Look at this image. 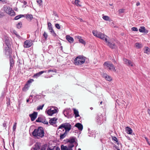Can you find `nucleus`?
<instances>
[{
	"label": "nucleus",
	"mask_w": 150,
	"mask_h": 150,
	"mask_svg": "<svg viewBox=\"0 0 150 150\" xmlns=\"http://www.w3.org/2000/svg\"><path fill=\"white\" fill-rule=\"evenodd\" d=\"M125 10L123 9H120L118 11L119 13L120 14L122 13H123L124 12Z\"/></svg>",
	"instance_id": "79ce46f5"
},
{
	"label": "nucleus",
	"mask_w": 150,
	"mask_h": 150,
	"mask_svg": "<svg viewBox=\"0 0 150 150\" xmlns=\"http://www.w3.org/2000/svg\"><path fill=\"white\" fill-rule=\"evenodd\" d=\"M22 25V24L21 22H20L16 25V26L19 29L21 27Z\"/></svg>",
	"instance_id": "58836bf2"
},
{
	"label": "nucleus",
	"mask_w": 150,
	"mask_h": 150,
	"mask_svg": "<svg viewBox=\"0 0 150 150\" xmlns=\"http://www.w3.org/2000/svg\"><path fill=\"white\" fill-rule=\"evenodd\" d=\"M38 5L40 6V8L39 9L40 11H42L43 9V7L42 5V0H38Z\"/></svg>",
	"instance_id": "5701e85b"
},
{
	"label": "nucleus",
	"mask_w": 150,
	"mask_h": 150,
	"mask_svg": "<svg viewBox=\"0 0 150 150\" xmlns=\"http://www.w3.org/2000/svg\"><path fill=\"white\" fill-rule=\"evenodd\" d=\"M142 46V44L139 43H136L135 45V47L137 48H140Z\"/></svg>",
	"instance_id": "473e14b6"
},
{
	"label": "nucleus",
	"mask_w": 150,
	"mask_h": 150,
	"mask_svg": "<svg viewBox=\"0 0 150 150\" xmlns=\"http://www.w3.org/2000/svg\"><path fill=\"white\" fill-rule=\"evenodd\" d=\"M3 52L6 57L9 58L12 57L13 51L11 47H4V48Z\"/></svg>",
	"instance_id": "20e7f679"
},
{
	"label": "nucleus",
	"mask_w": 150,
	"mask_h": 150,
	"mask_svg": "<svg viewBox=\"0 0 150 150\" xmlns=\"http://www.w3.org/2000/svg\"><path fill=\"white\" fill-rule=\"evenodd\" d=\"M38 76V73H36L33 76V77L34 78L35 77H37Z\"/></svg>",
	"instance_id": "052dcab7"
},
{
	"label": "nucleus",
	"mask_w": 150,
	"mask_h": 150,
	"mask_svg": "<svg viewBox=\"0 0 150 150\" xmlns=\"http://www.w3.org/2000/svg\"><path fill=\"white\" fill-rule=\"evenodd\" d=\"M5 43L6 45V46L5 47H11V45L10 44V40L5 42Z\"/></svg>",
	"instance_id": "c9c22d12"
},
{
	"label": "nucleus",
	"mask_w": 150,
	"mask_h": 150,
	"mask_svg": "<svg viewBox=\"0 0 150 150\" xmlns=\"http://www.w3.org/2000/svg\"><path fill=\"white\" fill-rule=\"evenodd\" d=\"M132 30L133 31H137L138 30L137 28L135 27H133L132 28Z\"/></svg>",
	"instance_id": "3c124183"
},
{
	"label": "nucleus",
	"mask_w": 150,
	"mask_h": 150,
	"mask_svg": "<svg viewBox=\"0 0 150 150\" xmlns=\"http://www.w3.org/2000/svg\"><path fill=\"white\" fill-rule=\"evenodd\" d=\"M139 31L141 33H147V30L145 29V28L144 26L141 27L139 29Z\"/></svg>",
	"instance_id": "a878e982"
},
{
	"label": "nucleus",
	"mask_w": 150,
	"mask_h": 150,
	"mask_svg": "<svg viewBox=\"0 0 150 150\" xmlns=\"http://www.w3.org/2000/svg\"><path fill=\"white\" fill-rule=\"evenodd\" d=\"M10 98H8L7 100V103L6 104H7V106H8L9 105H10Z\"/></svg>",
	"instance_id": "a18cd8bd"
},
{
	"label": "nucleus",
	"mask_w": 150,
	"mask_h": 150,
	"mask_svg": "<svg viewBox=\"0 0 150 150\" xmlns=\"http://www.w3.org/2000/svg\"><path fill=\"white\" fill-rule=\"evenodd\" d=\"M55 27L58 29H60V26L59 25V24L58 23L56 24H55Z\"/></svg>",
	"instance_id": "8fccbe9b"
},
{
	"label": "nucleus",
	"mask_w": 150,
	"mask_h": 150,
	"mask_svg": "<svg viewBox=\"0 0 150 150\" xmlns=\"http://www.w3.org/2000/svg\"><path fill=\"white\" fill-rule=\"evenodd\" d=\"M103 19H109V17H108V16H103Z\"/></svg>",
	"instance_id": "4d7b16f0"
},
{
	"label": "nucleus",
	"mask_w": 150,
	"mask_h": 150,
	"mask_svg": "<svg viewBox=\"0 0 150 150\" xmlns=\"http://www.w3.org/2000/svg\"><path fill=\"white\" fill-rule=\"evenodd\" d=\"M145 139H146V140L147 143L149 145V144H150V143H149V139L146 137H145Z\"/></svg>",
	"instance_id": "13d9d810"
},
{
	"label": "nucleus",
	"mask_w": 150,
	"mask_h": 150,
	"mask_svg": "<svg viewBox=\"0 0 150 150\" xmlns=\"http://www.w3.org/2000/svg\"><path fill=\"white\" fill-rule=\"evenodd\" d=\"M29 116L31 118V121H34L36 118L37 116V112H34L32 114H30Z\"/></svg>",
	"instance_id": "f3484780"
},
{
	"label": "nucleus",
	"mask_w": 150,
	"mask_h": 150,
	"mask_svg": "<svg viewBox=\"0 0 150 150\" xmlns=\"http://www.w3.org/2000/svg\"><path fill=\"white\" fill-rule=\"evenodd\" d=\"M27 4V3L26 1H24V5H26Z\"/></svg>",
	"instance_id": "338daca9"
},
{
	"label": "nucleus",
	"mask_w": 150,
	"mask_h": 150,
	"mask_svg": "<svg viewBox=\"0 0 150 150\" xmlns=\"http://www.w3.org/2000/svg\"><path fill=\"white\" fill-rule=\"evenodd\" d=\"M11 32L13 33L14 34L16 35H17V33L16 30H12V31Z\"/></svg>",
	"instance_id": "603ef678"
},
{
	"label": "nucleus",
	"mask_w": 150,
	"mask_h": 150,
	"mask_svg": "<svg viewBox=\"0 0 150 150\" xmlns=\"http://www.w3.org/2000/svg\"><path fill=\"white\" fill-rule=\"evenodd\" d=\"M45 112L50 116H52L58 112L57 108V107L52 106L48 110H46Z\"/></svg>",
	"instance_id": "39448f33"
},
{
	"label": "nucleus",
	"mask_w": 150,
	"mask_h": 150,
	"mask_svg": "<svg viewBox=\"0 0 150 150\" xmlns=\"http://www.w3.org/2000/svg\"><path fill=\"white\" fill-rule=\"evenodd\" d=\"M16 124H17V123L16 122H15L14 123V124L13 127V131H15V130H16Z\"/></svg>",
	"instance_id": "49530a36"
},
{
	"label": "nucleus",
	"mask_w": 150,
	"mask_h": 150,
	"mask_svg": "<svg viewBox=\"0 0 150 150\" xmlns=\"http://www.w3.org/2000/svg\"><path fill=\"white\" fill-rule=\"evenodd\" d=\"M31 136L35 139H38V129H34L32 132Z\"/></svg>",
	"instance_id": "a211bd4d"
},
{
	"label": "nucleus",
	"mask_w": 150,
	"mask_h": 150,
	"mask_svg": "<svg viewBox=\"0 0 150 150\" xmlns=\"http://www.w3.org/2000/svg\"><path fill=\"white\" fill-rule=\"evenodd\" d=\"M74 126L77 127L80 131H82L83 129V126L82 125L79 123L76 124Z\"/></svg>",
	"instance_id": "412c9836"
},
{
	"label": "nucleus",
	"mask_w": 150,
	"mask_h": 150,
	"mask_svg": "<svg viewBox=\"0 0 150 150\" xmlns=\"http://www.w3.org/2000/svg\"><path fill=\"white\" fill-rule=\"evenodd\" d=\"M40 122L45 124H48V122L45 119V117L43 116H40L38 117V122Z\"/></svg>",
	"instance_id": "ddd939ff"
},
{
	"label": "nucleus",
	"mask_w": 150,
	"mask_h": 150,
	"mask_svg": "<svg viewBox=\"0 0 150 150\" xmlns=\"http://www.w3.org/2000/svg\"><path fill=\"white\" fill-rule=\"evenodd\" d=\"M50 72H51L52 73H56V70L55 69H54V70H51V69H49L47 71L48 73H49Z\"/></svg>",
	"instance_id": "37998d69"
},
{
	"label": "nucleus",
	"mask_w": 150,
	"mask_h": 150,
	"mask_svg": "<svg viewBox=\"0 0 150 150\" xmlns=\"http://www.w3.org/2000/svg\"><path fill=\"white\" fill-rule=\"evenodd\" d=\"M22 17L26 19H32L33 18V15L32 14L28 13L24 15L20 14L16 16L14 19H20Z\"/></svg>",
	"instance_id": "0eeeda50"
},
{
	"label": "nucleus",
	"mask_w": 150,
	"mask_h": 150,
	"mask_svg": "<svg viewBox=\"0 0 150 150\" xmlns=\"http://www.w3.org/2000/svg\"><path fill=\"white\" fill-rule=\"evenodd\" d=\"M34 81V80L33 79H30L26 83L30 86V84L33 82Z\"/></svg>",
	"instance_id": "4c0bfd02"
},
{
	"label": "nucleus",
	"mask_w": 150,
	"mask_h": 150,
	"mask_svg": "<svg viewBox=\"0 0 150 150\" xmlns=\"http://www.w3.org/2000/svg\"><path fill=\"white\" fill-rule=\"evenodd\" d=\"M44 136L43 129L42 127H38V137L42 138Z\"/></svg>",
	"instance_id": "9b49d317"
},
{
	"label": "nucleus",
	"mask_w": 150,
	"mask_h": 150,
	"mask_svg": "<svg viewBox=\"0 0 150 150\" xmlns=\"http://www.w3.org/2000/svg\"><path fill=\"white\" fill-rule=\"evenodd\" d=\"M0 1L3 4H6L7 3V0H0Z\"/></svg>",
	"instance_id": "6e6d98bb"
},
{
	"label": "nucleus",
	"mask_w": 150,
	"mask_h": 150,
	"mask_svg": "<svg viewBox=\"0 0 150 150\" xmlns=\"http://www.w3.org/2000/svg\"><path fill=\"white\" fill-rule=\"evenodd\" d=\"M103 76L107 81H110L112 80V78L111 77L108 75L106 74H103Z\"/></svg>",
	"instance_id": "b1692460"
},
{
	"label": "nucleus",
	"mask_w": 150,
	"mask_h": 150,
	"mask_svg": "<svg viewBox=\"0 0 150 150\" xmlns=\"http://www.w3.org/2000/svg\"><path fill=\"white\" fill-rule=\"evenodd\" d=\"M114 147L115 148V149H117V150H120V149H118V147L117 146H115Z\"/></svg>",
	"instance_id": "680f3d73"
},
{
	"label": "nucleus",
	"mask_w": 150,
	"mask_h": 150,
	"mask_svg": "<svg viewBox=\"0 0 150 150\" xmlns=\"http://www.w3.org/2000/svg\"><path fill=\"white\" fill-rule=\"evenodd\" d=\"M75 4L78 7L81 6V5L80 4V1L79 0H75Z\"/></svg>",
	"instance_id": "72a5a7b5"
},
{
	"label": "nucleus",
	"mask_w": 150,
	"mask_h": 150,
	"mask_svg": "<svg viewBox=\"0 0 150 150\" xmlns=\"http://www.w3.org/2000/svg\"><path fill=\"white\" fill-rule=\"evenodd\" d=\"M47 150H52V149H51L50 148H49V147L47 149Z\"/></svg>",
	"instance_id": "774afa93"
},
{
	"label": "nucleus",
	"mask_w": 150,
	"mask_h": 150,
	"mask_svg": "<svg viewBox=\"0 0 150 150\" xmlns=\"http://www.w3.org/2000/svg\"><path fill=\"white\" fill-rule=\"evenodd\" d=\"M43 36L45 37V38L46 39L47 38V35L45 32H44V33Z\"/></svg>",
	"instance_id": "09e8293b"
},
{
	"label": "nucleus",
	"mask_w": 150,
	"mask_h": 150,
	"mask_svg": "<svg viewBox=\"0 0 150 150\" xmlns=\"http://www.w3.org/2000/svg\"><path fill=\"white\" fill-rule=\"evenodd\" d=\"M144 53L149 54V49L147 47H145L144 48Z\"/></svg>",
	"instance_id": "f704fd0d"
},
{
	"label": "nucleus",
	"mask_w": 150,
	"mask_h": 150,
	"mask_svg": "<svg viewBox=\"0 0 150 150\" xmlns=\"http://www.w3.org/2000/svg\"><path fill=\"white\" fill-rule=\"evenodd\" d=\"M140 5V3L139 2H138L137 3L136 5L137 6H139Z\"/></svg>",
	"instance_id": "0e129e2a"
},
{
	"label": "nucleus",
	"mask_w": 150,
	"mask_h": 150,
	"mask_svg": "<svg viewBox=\"0 0 150 150\" xmlns=\"http://www.w3.org/2000/svg\"><path fill=\"white\" fill-rule=\"evenodd\" d=\"M10 39H9V38L8 37H7V36H5L4 38V41L5 42V41H8Z\"/></svg>",
	"instance_id": "5fc2aeb1"
},
{
	"label": "nucleus",
	"mask_w": 150,
	"mask_h": 150,
	"mask_svg": "<svg viewBox=\"0 0 150 150\" xmlns=\"http://www.w3.org/2000/svg\"><path fill=\"white\" fill-rule=\"evenodd\" d=\"M44 106V104H42L41 105H39L38 106V110H42Z\"/></svg>",
	"instance_id": "a19ab883"
},
{
	"label": "nucleus",
	"mask_w": 150,
	"mask_h": 150,
	"mask_svg": "<svg viewBox=\"0 0 150 150\" xmlns=\"http://www.w3.org/2000/svg\"><path fill=\"white\" fill-rule=\"evenodd\" d=\"M3 8L5 12L8 14L9 15L11 16H14L15 15V13L10 7L4 5Z\"/></svg>",
	"instance_id": "7ed1b4c3"
},
{
	"label": "nucleus",
	"mask_w": 150,
	"mask_h": 150,
	"mask_svg": "<svg viewBox=\"0 0 150 150\" xmlns=\"http://www.w3.org/2000/svg\"><path fill=\"white\" fill-rule=\"evenodd\" d=\"M123 61L124 63L129 67H133L134 66V64L130 60L124 58L123 59Z\"/></svg>",
	"instance_id": "2eb2a0df"
},
{
	"label": "nucleus",
	"mask_w": 150,
	"mask_h": 150,
	"mask_svg": "<svg viewBox=\"0 0 150 150\" xmlns=\"http://www.w3.org/2000/svg\"><path fill=\"white\" fill-rule=\"evenodd\" d=\"M31 150H38V142L35 143V145L31 148Z\"/></svg>",
	"instance_id": "e433bc0d"
},
{
	"label": "nucleus",
	"mask_w": 150,
	"mask_h": 150,
	"mask_svg": "<svg viewBox=\"0 0 150 150\" xmlns=\"http://www.w3.org/2000/svg\"><path fill=\"white\" fill-rule=\"evenodd\" d=\"M76 38L79 40L80 43H81L84 45H85L86 44V43L85 41L81 37L79 36H76Z\"/></svg>",
	"instance_id": "aec40b11"
},
{
	"label": "nucleus",
	"mask_w": 150,
	"mask_h": 150,
	"mask_svg": "<svg viewBox=\"0 0 150 150\" xmlns=\"http://www.w3.org/2000/svg\"><path fill=\"white\" fill-rule=\"evenodd\" d=\"M30 87V86L26 83L24 87L22 88V90L23 91H26L28 89V88Z\"/></svg>",
	"instance_id": "7c9ffc66"
},
{
	"label": "nucleus",
	"mask_w": 150,
	"mask_h": 150,
	"mask_svg": "<svg viewBox=\"0 0 150 150\" xmlns=\"http://www.w3.org/2000/svg\"><path fill=\"white\" fill-rule=\"evenodd\" d=\"M73 110L74 111V114L75 115V117L76 118L78 117H80L79 115V111L78 110L74 108H73Z\"/></svg>",
	"instance_id": "393cba45"
},
{
	"label": "nucleus",
	"mask_w": 150,
	"mask_h": 150,
	"mask_svg": "<svg viewBox=\"0 0 150 150\" xmlns=\"http://www.w3.org/2000/svg\"><path fill=\"white\" fill-rule=\"evenodd\" d=\"M104 65L105 66L110 70H113L115 71H116L114 65L111 63L109 62H105Z\"/></svg>",
	"instance_id": "6e6552de"
},
{
	"label": "nucleus",
	"mask_w": 150,
	"mask_h": 150,
	"mask_svg": "<svg viewBox=\"0 0 150 150\" xmlns=\"http://www.w3.org/2000/svg\"><path fill=\"white\" fill-rule=\"evenodd\" d=\"M47 144H45L42 145L41 148H40L38 146V150H45L47 148Z\"/></svg>",
	"instance_id": "2f4dec72"
},
{
	"label": "nucleus",
	"mask_w": 150,
	"mask_h": 150,
	"mask_svg": "<svg viewBox=\"0 0 150 150\" xmlns=\"http://www.w3.org/2000/svg\"><path fill=\"white\" fill-rule=\"evenodd\" d=\"M101 117L102 116H97L96 117V121L97 123L99 125H101L103 123V118Z\"/></svg>",
	"instance_id": "6ab92c4d"
},
{
	"label": "nucleus",
	"mask_w": 150,
	"mask_h": 150,
	"mask_svg": "<svg viewBox=\"0 0 150 150\" xmlns=\"http://www.w3.org/2000/svg\"><path fill=\"white\" fill-rule=\"evenodd\" d=\"M67 132L65 131L63 134L60 133V139H62L64 138L67 134Z\"/></svg>",
	"instance_id": "c85d7f7f"
},
{
	"label": "nucleus",
	"mask_w": 150,
	"mask_h": 150,
	"mask_svg": "<svg viewBox=\"0 0 150 150\" xmlns=\"http://www.w3.org/2000/svg\"><path fill=\"white\" fill-rule=\"evenodd\" d=\"M9 58V59L10 70L13 69L14 66L15 61L14 59V58H13L12 57Z\"/></svg>",
	"instance_id": "9d476101"
},
{
	"label": "nucleus",
	"mask_w": 150,
	"mask_h": 150,
	"mask_svg": "<svg viewBox=\"0 0 150 150\" xmlns=\"http://www.w3.org/2000/svg\"><path fill=\"white\" fill-rule=\"evenodd\" d=\"M74 144H68V146L62 145L61 146V150H72V148L74 146Z\"/></svg>",
	"instance_id": "1a4fd4ad"
},
{
	"label": "nucleus",
	"mask_w": 150,
	"mask_h": 150,
	"mask_svg": "<svg viewBox=\"0 0 150 150\" xmlns=\"http://www.w3.org/2000/svg\"><path fill=\"white\" fill-rule=\"evenodd\" d=\"M112 139L114 141H115L116 142H118V141H117V138L116 137H112Z\"/></svg>",
	"instance_id": "864d4df0"
},
{
	"label": "nucleus",
	"mask_w": 150,
	"mask_h": 150,
	"mask_svg": "<svg viewBox=\"0 0 150 150\" xmlns=\"http://www.w3.org/2000/svg\"><path fill=\"white\" fill-rule=\"evenodd\" d=\"M7 122H5L4 123H3V127H5V129H6V128L7 127Z\"/></svg>",
	"instance_id": "de8ad7c7"
},
{
	"label": "nucleus",
	"mask_w": 150,
	"mask_h": 150,
	"mask_svg": "<svg viewBox=\"0 0 150 150\" xmlns=\"http://www.w3.org/2000/svg\"><path fill=\"white\" fill-rule=\"evenodd\" d=\"M85 57L82 56L77 57L74 61V64L76 65H79L83 64L85 61Z\"/></svg>",
	"instance_id": "f03ea898"
},
{
	"label": "nucleus",
	"mask_w": 150,
	"mask_h": 150,
	"mask_svg": "<svg viewBox=\"0 0 150 150\" xmlns=\"http://www.w3.org/2000/svg\"><path fill=\"white\" fill-rule=\"evenodd\" d=\"M71 111L70 108L65 109L63 111V113L65 116L68 117L70 115Z\"/></svg>",
	"instance_id": "f8f14e48"
},
{
	"label": "nucleus",
	"mask_w": 150,
	"mask_h": 150,
	"mask_svg": "<svg viewBox=\"0 0 150 150\" xmlns=\"http://www.w3.org/2000/svg\"><path fill=\"white\" fill-rule=\"evenodd\" d=\"M105 42L107 45L111 48L115 49L117 47L115 45V43L113 42H111L110 41L108 40V39Z\"/></svg>",
	"instance_id": "4468645a"
},
{
	"label": "nucleus",
	"mask_w": 150,
	"mask_h": 150,
	"mask_svg": "<svg viewBox=\"0 0 150 150\" xmlns=\"http://www.w3.org/2000/svg\"><path fill=\"white\" fill-rule=\"evenodd\" d=\"M66 38L67 40L70 43H72L74 41L73 38L69 35H67L66 36Z\"/></svg>",
	"instance_id": "bb28decb"
},
{
	"label": "nucleus",
	"mask_w": 150,
	"mask_h": 150,
	"mask_svg": "<svg viewBox=\"0 0 150 150\" xmlns=\"http://www.w3.org/2000/svg\"><path fill=\"white\" fill-rule=\"evenodd\" d=\"M48 27H52V24L51 23L48 22Z\"/></svg>",
	"instance_id": "bf43d9fd"
},
{
	"label": "nucleus",
	"mask_w": 150,
	"mask_h": 150,
	"mask_svg": "<svg viewBox=\"0 0 150 150\" xmlns=\"http://www.w3.org/2000/svg\"><path fill=\"white\" fill-rule=\"evenodd\" d=\"M47 71H41L39 72L38 73V76H39L41 74H43V73L45 72L46 73V72Z\"/></svg>",
	"instance_id": "c03bdc74"
},
{
	"label": "nucleus",
	"mask_w": 150,
	"mask_h": 150,
	"mask_svg": "<svg viewBox=\"0 0 150 150\" xmlns=\"http://www.w3.org/2000/svg\"><path fill=\"white\" fill-rule=\"evenodd\" d=\"M32 42L30 41L26 40L24 42V47L26 48H29L32 45Z\"/></svg>",
	"instance_id": "dca6fc26"
},
{
	"label": "nucleus",
	"mask_w": 150,
	"mask_h": 150,
	"mask_svg": "<svg viewBox=\"0 0 150 150\" xmlns=\"http://www.w3.org/2000/svg\"><path fill=\"white\" fill-rule=\"evenodd\" d=\"M92 33L94 36L104 40L105 42L108 39L107 36L101 32L93 30L92 31Z\"/></svg>",
	"instance_id": "f257e3e1"
},
{
	"label": "nucleus",
	"mask_w": 150,
	"mask_h": 150,
	"mask_svg": "<svg viewBox=\"0 0 150 150\" xmlns=\"http://www.w3.org/2000/svg\"><path fill=\"white\" fill-rule=\"evenodd\" d=\"M126 130L127 134H132V131L130 128L127 127H126Z\"/></svg>",
	"instance_id": "c756f323"
},
{
	"label": "nucleus",
	"mask_w": 150,
	"mask_h": 150,
	"mask_svg": "<svg viewBox=\"0 0 150 150\" xmlns=\"http://www.w3.org/2000/svg\"><path fill=\"white\" fill-rule=\"evenodd\" d=\"M48 28L49 30L52 29V27H48Z\"/></svg>",
	"instance_id": "69168bd1"
},
{
	"label": "nucleus",
	"mask_w": 150,
	"mask_h": 150,
	"mask_svg": "<svg viewBox=\"0 0 150 150\" xmlns=\"http://www.w3.org/2000/svg\"><path fill=\"white\" fill-rule=\"evenodd\" d=\"M57 119L56 117H53L50 119L49 121V123L51 125L55 124L56 122Z\"/></svg>",
	"instance_id": "4be33fe9"
},
{
	"label": "nucleus",
	"mask_w": 150,
	"mask_h": 150,
	"mask_svg": "<svg viewBox=\"0 0 150 150\" xmlns=\"http://www.w3.org/2000/svg\"><path fill=\"white\" fill-rule=\"evenodd\" d=\"M54 15L55 16H56V18H58V16L57 15V14L55 13H54Z\"/></svg>",
	"instance_id": "e2e57ef3"
},
{
	"label": "nucleus",
	"mask_w": 150,
	"mask_h": 150,
	"mask_svg": "<svg viewBox=\"0 0 150 150\" xmlns=\"http://www.w3.org/2000/svg\"><path fill=\"white\" fill-rule=\"evenodd\" d=\"M71 127L70 123L66 122L63 123L59 126V128L62 129V128H64V129H63V131H64L65 129V132H68L71 129Z\"/></svg>",
	"instance_id": "423d86ee"
},
{
	"label": "nucleus",
	"mask_w": 150,
	"mask_h": 150,
	"mask_svg": "<svg viewBox=\"0 0 150 150\" xmlns=\"http://www.w3.org/2000/svg\"><path fill=\"white\" fill-rule=\"evenodd\" d=\"M67 140L69 143V144H73V143L75 142V138L74 137H72L70 139H67Z\"/></svg>",
	"instance_id": "cd10ccee"
},
{
	"label": "nucleus",
	"mask_w": 150,
	"mask_h": 150,
	"mask_svg": "<svg viewBox=\"0 0 150 150\" xmlns=\"http://www.w3.org/2000/svg\"><path fill=\"white\" fill-rule=\"evenodd\" d=\"M50 32L51 33L52 35L54 36H56V34L55 33L53 29L50 30Z\"/></svg>",
	"instance_id": "ea45409f"
}]
</instances>
